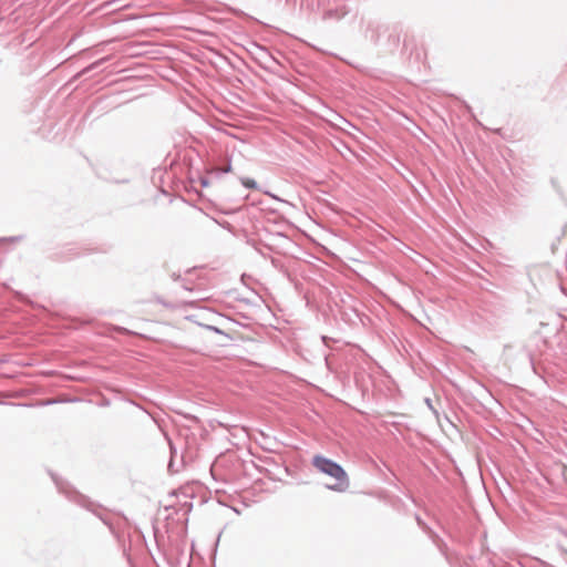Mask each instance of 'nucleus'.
<instances>
[{
  "instance_id": "f257e3e1",
  "label": "nucleus",
  "mask_w": 567,
  "mask_h": 567,
  "mask_svg": "<svg viewBox=\"0 0 567 567\" xmlns=\"http://www.w3.org/2000/svg\"><path fill=\"white\" fill-rule=\"evenodd\" d=\"M321 474L327 477V481H321L326 488L339 493H343L349 488V477L339 464L321 458Z\"/></svg>"
},
{
  "instance_id": "7ed1b4c3",
  "label": "nucleus",
  "mask_w": 567,
  "mask_h": 567,
  "mask_svg": "<svg viewBox=\"0 0 567 567\" xmlns=\"http://www.w3.org/2000/svg\"><path fill=\"white\" fill-rule=\"evenodd\" d=\"M313 463H315V465H319V456L313 457Z\"/></svg>"
},
{
  "instance_id": "f03ea898",
  "label": "nucleus",
  "mask_w": 567,
  "mask_h": 567,
  "mask_svg": "<svg viewBox=\"0 0 567 567\" xmlns=\"http://www.w3.org/2000/svg\"><path fill=\"white\" fill-rule=\"evenodd\" d=\"M243 184L248 187V188H255L256 187V183L255 181L252 179H247V181H244Z\"/></svg>"
}]
</instances>
